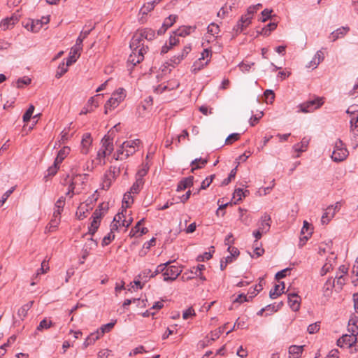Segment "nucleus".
<instances>
[{
    "mask_svg": "<svg viewBox=\"0 0 358 358\" xmlns=\"http://www.w3.org/2000/svg\"><path fill=\"white\" fill-rule=\"evenodd\" d=\"M358 335V326L356 330L352 329L351 334H344L337 341V345L340 348H352L357 342V336Z\"/></svg>",
    "mask_w": 358,
    "mask_h": 358,
    "instance_id": "obj_1",
    "label": "nucleus"
},
{
    "mask_svg": "<svg viewBox=\"0 0 358 358\" xmlns=\"http://www.w3.org/2000/svg\"><path fill=\"white\" fill-rule=\"evenodd\" d=\"M126 96L125 90L123 88H119L113 94L110 99L106 102L105 105V113H107L108 108H115L119 103L124 100Z\"/></svg>",
    "mask_w": 358,
    "mask_h": 358,
    "instance_id": "obj_2",
    "label": "nucleus"
},
{
    "mask_svg": "<svg viewBox=\"0 0 358 358\" xmlns=\"http://www.w3.org/2000/svg\"><path fill=\"white\" fill-rule=\"evenodd\" d=\"M182 270L178 266L169 265L163 273L164 281H173L182 273Z\"/></svg>",
    "mask_w": 358,
    "mask_h": 358,
    "instance_id": "obj_3",
    "label": "nucleus"
},
{
    "mask_svg": "<svg viewBox=\"0 0 358 358\" xmlns=\"http://www.w3.org/2000/svg\"><path fill=\"white\" fill-rule=\"evenodd\" d=\"M322 104V102L319 99L310 100L299 104L298 106V108H299V112H301L303 113H311L313 112L315 109L320 107Z\"/></svg>",
    "mask_w": 358,
    "mask_h": 358,
    "instance_id": "obj_4",
    "label": "nucleus"
},
{
    "mask_svg": "<svg viewBox=\"0 0 358 358\" xmlns=\"http://www.w3.org/2000/svg\"><path fill=\"white\" fill-rule=\"evenodd\" d=\"M94 29V25L90 26L87 29H84L81 31L79 36L76 40V43L73 46L74 53L80 52L82 50L83 40L90 34L91 31Z\"/></svg>",
    "mask_w": 358,
    "mask_h": 358,
    "instance_id": "obj_5",
    "label": "nucleus"
},
{
    "mask_svg": "<svg viewBox=\"0 0 358 358\" xmlns=\"http://www.w3.org/2000/svg\"><path fill=\"white\" fill-rule=\"evenodd\" d=\"M132 50L133 54L129 55L127 62L134 66L143 60V54L145 52V50L144 47H141L139 50H137V51H135L134 49Z\"/></svg>",
    "mask_w": 358,
    "mask_h": 358,
    "instance_id": "obj_6",
    "label": "nucleus"
},
{
    "mask_svg": "<svg viewBox=\"0 0 358 358\" xmlns=\"http://www.w3.org/2000/svg\"><path fill=\"white\" fill-rule=\"evenodd\" d=\"M50 21L49 16H43L41 19L33 20L31 24L30 30L32 32H38L43 24H47Z\"/></svg>",
    "mask_w": 358,
    "mask_h": 358,
    "instance_id": "obj_7",
    "label": "nucleus"
},
{
    "mask_svg": "<svg viewBox=\"0 0 358 358\" xmlns=\"http://www.w3.org/2000/svg\"><path fill=\"white\" fill-rule=\"evenodd\" d=\"M145 39L144 36H142V30H139L138 33L135 34L130 43V48L134 49L135 51L139 50L141 46H143L141 42Z\"/></svg>",
    "mask_w": 358,
    "mask_h": 358,
    "instance_id": "obj_8",
    "label": "nucleus"
},
{
    "mask_svg": "<svg viewBox=\"0 0 358 358\" xmlns=\"http://www.w3.org/2000/svg\"><path fill=\"white\" fill-rule=\"evenodd\" d=\"M101 148L110 155L114 150L113 139L109 135H105L101 140Z\"/></svg>",
    "mask_w": 358,
    "mask_h": 358,
    "instance_id": "obj_9",
    "label": "nucleus"
},
{
    "mask_svg": "<svg viewBox=\"0 0 358 358\" xmlns=\"http://www.w3.org/2000/svg\"><path fill=\"white\" fill-rule=\"evenodd\" d=\"M288 303L293 311H297L300 307V297L299 296L293 292L287 295Z\"/></svg>",
    "mask_w": 358,
    "mask_h": 358,
    "instance_id": "obj_10",
    "label": "nucleus"
},
{
    "mask_svg": "<svg viewBox=\"0 0 358 358\" xmlns=\"http://www.w3.org/2000/svg\"><path fill=\"white\" fill-rule=\"evenodd\" d=\"M271 216L266 213L264 214L259 223V229L266 234L271 228Z\"/></svg>",
    "mask_w": 358,
    "mask_h": 358,
    "instance_id": "obj_11",
    "label": "nucleus"
},
{
    "mask_svg": "<svg viewBox=\"0 0 358 358\" xmlns=\"http://www.w3.org/2000/svg\"><path fill=\"white\" fill-rule=\"evenodd\" d=\"M176 18L177 16L174 15H170L168 17H166L164 20L162 27L157 31L158 35H162L164 34L167 29L173 24V23L176 20Z\"/></svg>",
    "mask_w": 358,
    "mask_h": 358,
    "instance_id": "obj_12",
    "label": "nucleus"
},
{
    "mask_svg": "<svg viewBox=\"0 0 358 358\" xmlns=\"http://www.w3.org/2000/svg\"><path fill=\"white\" fill-rule=\"evenodd\" d=\"M191 46L189 45H185L181 53H179L172 57L170 59V62L173 64H179L189 54Z\"/></svg>",
    "mask_w": 358,
    "mask_h": 358,
    "instance_id": "obj_13",
    "label": "nucleus"
},
{
    "mask_svg": "<svg viewBox=\"0 0 358 358\" xmlns=\"http://www.w3.org/2000/svg\"><path fill=\"white\" fill-rule=\"evenodd\" d=\"M349 30L350 28L348 27H341L338 28L331 33L329 38H331L333 42L336 41L338 38H343L349 31Z\"/></svg>",
    "mask_w": 358,
    "mask_h": 358,
    "instance_id": "obj_14",
    "label": "nucleus"
},
{
    "mask_svg": "<svg viewBox=\"0 0 358 358\" xmlns=\"http://www.w3.org/2000/svg\"><path fill=\"white\" fill-rule=\"evenodd\" d=\"M348 155L347 149H336L334 150L331 154V159L336 162H340L346 159Z\"/></svg>",
    "mask_w": 358,
    "mask_h": 358,
    "instance_id": "obj_15",
    "label": "nucleus"
},
{
    "mask_svg": "<svg viewBox=\"0 0 358 358\" xmlns=\"http://www.w3.org/2000/svg\"><path fill=\"white\" fill-rule=\"evenodd\" d=\"M323 52L321 50H318L313 57L312 60L306 66V67L315 69L317 67L320 63L323 61Z\"/></svg>",
    "mask_w": 358,
    "mask_h": 358,
    "instance_id": "obj_16",
    "label": "nucleus"
},
{
    "mask_svg": "<svg viewBox=\"0 0 358 358\" xmlns=\"http://www.w3.org/2000/svg\"><path fill=\"white\" fill-rule=\"evenodd\" d=\"M194 177L189 176L181 180L177 186V191L180 192L193 185Z\"/></svg>",
    "mask_w": 358,
    "mask_h": 358,
    "instance_id": "obj_17",
    "label": "nucleus"
},
{
    "mask_svg": "<svg viewBox=\"0 0 358 358\" xmlns=\"http://www.w3.org/2000/svg\"><path fill=\"white\" fill-rule=\"evenodd\" d=\"M89 241H90L91 243H85V245L83 247L82 255L83 259H85L89 255L90 250H92L93 248L96 246L98 244L97 241L96 240H94L92 237L90 238Z\"/></svg>",
    "mask_w": 358,
    "mask_h": 358,
    "instance_id": "obj_18",
    "label": "nucleus"
},
{
    "mask_svg": "<svg viewBox=\"0 0 358 358\" xmlns=\"http://www.w3.org/2000/svg\"><path fill=\"white\" fill-rule=\"evenodd\" d=\"M65 203V197L61 196L55 203V208L53 212V217H59L62 211L63 210V208Z\"/></svg>",
    "mask_w": 358,
    "mask_h": 358,
    "instance_id": "obj_19",
    "label": "nucleus"
},
{
    "mask_svg": "<svg viewBox=\"0 0 358 358\" xmlns=\"http://www.w3.org/2000/svg\"><path fill=\"white\" fill-rule=\"evenodd\" d=\"M277 27V23L270 22L265 27H264L260 31H257V34L268 36L270 35L272 31L275 30Z\"/></svg>",
    "mask_w": 358,
    "mask_h": 358,
    "instance_id": "obj_20",
    "label": "nucleus"
},
{
    "mask_svg": "<svg viewBox=\"0 0 358 358\" xmlns=\"http://www.w3.org/2000/svg\"><path fill=\"white\" fill-rule=\"evenodd\" d=\"M108 208V207L107 206L103 208V203L99 204L92 215V220L100 221L103 213L102 211L106 212Z\"/></svg>",
    "mask_w": 358,
    "mask_h": 358,
    "instance_id": "obj_21",
    "label": "nucleus"
},
{
    "mask_svg": "<svg viewBox=\"0 0 358 358\" xmlns=\"http://www.w3.org/2000/svg\"><path fill=\"white\" fill-rule=\"evenodd\" d=\"M70 148L69 147H64L57 153L55 162L56 164H60L69 154Z\"/></svg>",
    "mask_w": 358,
    "mask_h": 358,
    "instance_id": "obj_22",
    "label": "nucleus"
},
{
    "mask_svg": "<svg viewBox=\"0 0 358 358\" xmlns=\"http://www.w3.org/2000/svg\"><path fill=\"white\" fill-rule=\"evenodd\" d=\"M178 42V39L176 38V36H171L169 40V44L166 43L162 46L161 50L162 54H165L168 52V51L172 48L174 45L177 44Z\"/></svg>",
    "mask_w": 358,
    "mask_h": 358,
    "instance_id": "obj_23",
    "label": "nucleus"
},
{
    "mask_svg": "<svg viewBox=\"0 0 358 358\" xmlns=\"http://www.w3.org/2000/svg\"><path fill=\"white\" fill-rule=\"evenodd\" d=\"M160 1L161 0H153L150 2H148L147 4L143 5V6L141 8L140 12L143 15H146L148 12L151 11Z\"/></svg>",
    "mask_w": 358,
    "mask_h": 358,
    "instance_id": "obj_24",
    "label": "nucleus"
},
{
    "mask_svg": "<svg viewBox=\"0 0 358 358\" xmlns=\"http://www.w3.org/2000/svg\"><path fill=\"white\" fill-rule=\"evenodd\" d=\"M92 143V138L91 135L88 133L85 134L83 136V139L81 141V144L83 146V152L87 153L88 151V148Z\"/></svg>",
    "mask_w": 358,
    "mask_h": 358,
    "instance_id": "obj_25",
    "label": "nucleus"
},
{
    "mask_svg": "<svg viewBox=\"0 0 358 358\" xmlns=\"http://www.w3.org/2000/svg\"><path fill=\"white\" fill-rule=\"evenodd\" d=\"M308 143L309 141L304 138L300 143L295 144L293 146V149L294 150L295 152H297L299 153L303 152L306 150Z\"/></svg>",
    "mask_w": 358,
    "mask_h": 358,
    "instance_id": "obj_26",
    "label": "nucleus"
},
{
    "mask_svg": "<svg viewBox=\"0 0 358 358\" xmlns=\"http://www.w3.org/2000/svg\"><path fill=\"white\" fill-rule=\"evenodd\" d=\"M248 194L249 192L248 190L243 191L241 188L236 189L233 194V199H236L234 203H237L243 197H245Z\"/></svg>",
    "mask_w": 358,
    "mask_h": 358,
    "instance_id": "obj_27",
    "label": "nucleus"
},
{
    "mask_svg": "<svg viewBox=\"0 0 358 358\" xmlns=\"http://www.w3.org/2000/svg\"><path fill=\"white\" fill-rule=\"evenodd\" d=\"M33 301H29L27 303L23 305L17 311L18 316L22 320L27 315L28 311L33 305Z\"/></svg>",
    "mask_w": 358,
    "mask_h": 358,
    "instance_id": "obj_28",
    "label": "nucleus"
},
{
    "mask_svg": "<svg viewBox=\"0 0 358 358\" xmlns=\"http://www.w3.org/2000/svg\"><path fill=\"white\" fill-rule=\"evenodd\" d=\"M126 146H124V142L121 144L119 148L117 150L115 153L114 154V159L115 160H124L127 158L125 157V149Z\"/></svg>",
    "mask_w": 358,
    "mask_h": 358,
    "instance_id": "obj_29",
    "label": "nucleus"
},
{
    "mask_svg": "<svg viewBox=\"0 0 358 358\" xmlns=\"http://www.w3.org/2000/svg\"><path fill=\"white\" fill-rule=\"evenodd\" d=\"M206 163H207L206 159H203L202 158H196L191 162V165L192 166L191 171L194 172V170L201 169Z\"/></svg>",
    "mask_w": 358,
    "mask_h": 358,
    "instance_id": "obj_30",
    "label": "nucleus"
},
{
    "mask_svg": "<svg viewBox=\"0 0 358 358\" xmlns=\"http://www.w3.org/2000/svg\"><path fill=\"white\" fill-rule=\"evenodd\" d=\"M117 322V320H111V322L107 324H105L102 325L99 329H98L100 331V334L101 336L107 332H109L115 326V324Z\"/></svg>",
    "mask_w": 358,
    "mask_h": 358,
    "instance_id": "obj_31",
    "label": "nucleus"
},
{
    "mask_svg": "<svg viewBox=\"0 0 358 358\" xmlns=\"http://www.w3.org/2000/svg\"><path fill=\"white\" fill-rule=\"evenodd\" d=\"M108 155L107 152L103 150V148H100L97 152V156L95 159L96 164L98 165H103L106 163L105 157Z\"/></svg>",
    "mask_w": 358,
    "mask_h": 358,
    "instance_id": "obj_32",
    "label": "nucleus"
},
{
    "mask_svg": "<svg viewBox=\"0 0 358 358\" xmlns=\"http://www.w3.org/2000/svg\"><path fill=\"white\" fill-rule=\"evenodd\" d=\"M52 322L51 320H48L47 318H44L41 320L36 327V330L38 331H42L44 329H48L52 326Z\"/></svg>",
    "mask_w": 358,
    "mask_h": 358,
    "instance_id": "obj_33",
    "label": "nucleus"
},
{
    "mask_svg": "<svg viewBox=\"0 0 358 358\" xmlns=\"http://www.w3.org/2000/svg\"><path fill=\"white\" fill-rule=\"evenodd\" d=\"M303 352V346L301 345H292L289 348V353L292 356L301 357Z\"/></svg>",
    "mask_w": 358,
    "mask_h": 358,
    "instance_id": "obj_34",
    "label": "nucleus"
},
{
    "mask_svg": "<svg viewBox=\"0 0 358 358\" xmlns=\"http://www.w3.org/2000/svg\"><path fill=\"white\" fill-rule=\"evenodd\" d=\"M80 56V52H77L76 53H74L73 50V47L71 49L70 55L66 58V66H71L73 63H75L77 60V59Z\"/></svg>",
    "mask_w": 358,
    "mask_h": 358,
    "instance_id": "obj_35",
    "label": "nucleus"
},
{
    "mask_svg": "<svg viewBox=\"0 0 358 358\" xmlns=\"http://www.w3.org/2000/svg\"><path fill=\"white\" fill-rule=\"evenodd\" d=\"M100 225V221L92 220L88 227V232L85 234H90L92 236L96 233Z\"/></svg>",
    "mask_w": 358,
    "mask_h": 358,
    "instance_id": "obj_36",
    "label": "nucleus"
},
{
    "mask_svg": "<svg viewBox=\"0 0 358 358\" xmlns=\"http://www.w3.org/2000/svg\"><path fill=\"white\" fill-rule=\"evenodd\" d=\"M171 263V261H168L164 264H161L158 265L154 272H152L151 277L154 278L159 273H164V270L166 269V267L169 266Z\"/></svg>",
    "mask_w": 358,
    "mask_h": 358,
    "instance_id": "obj_37",
    "label": "nucleus"
},
{
    "mask_svg": "<svg viewBox=\"0 0 358 358\" xmlns=\"http://www.w3.org/2000/svg\"><path fill=\"white\" fill-rule=\"evenodd\" d=\"M252 18V15L246 13L245 14L243 15L241 17L239 21L243 24V27L246 29L251 24Z\"/></svg>",
    "mask_w": 358,
    "mask_h": 358,
    "instance_id": "obj_38",
    "label": "nucleus"
},
{
    "mask_svg": "<svg viewBox=\"0 0 358 358\" xmlns=\"http://www.w3.org/2000/svg\"><path fill=\"white\" fill-rule=\"evenodd\" d=\"M142 30V36H144L145 39L151 41L155 37V32L152 29L145 28Z\"/></svg>",
    "mask_w": 358,
    "mask_h": 358,
    "instance_id": "obj_39",
    "label": "nucleus"
},
{
    "mask_svg": "<svg viewBox=\"0 0 358 358\" xmlns=\"http://www.w3.org/2000/svg\"><path fill=\"white\" fill-rule=\"evenodd\" d=\"M144 183L143 179H138L136 178V182L132 185L130 188L131 192L132 194H138L140 189V187H141Z\"/></svg>",
    "mask_w": 358,
    "mask_h": 358,
    "instance_id": "obj_40",
    "label": "nucleus"
},
{
    "mask_svg": "<svg viewBox=\"0 0 358 358\" xmlns=\"http://www.w3.org/2000/svg\"><path fill=\"white\" fill-rule=\"evenodd\" d=\"M273 10L271 9L265 8L261 13V17L259 18V21L265 22L271 18V13Z\"/></svg>",
    "mask_w": 358,
    "mask_h": 358,
    "instance_id": "obj_41",
    "label": "nucleus"
},
{
    "mask_svg": "<svg viewBox=\"0 0 358 358\" xmlns=\"http://www.w3.org/2000/svg\"><path fill=\"white\" fill-rule=\"evenodd\" d=\"M68 66H66V63L65 64L64 62L59 64L55 77L57 78H61L68 71Z\"/></svg>",
    "mask_w": 358,
    "mask_h": 358,
    "instance_id": "obj_42",
    "label": "nucleus"
},
{
    "mask_svg": "<svg viewBox=\"0 0 358 358\" xmlns=\"http://www.w3.org/2000/svg\"><path fill=\"white\" fill-rule=\"evenodd\" d=\"M152 271L150 269H145L139 273L138 278H140L143 282H147L151 277Z\"/></svg>",
    "mask_w": 358,
    "mask_h": 358,
    "instance_id": "obj_43",
    "label": "nucleus"
},
{
    "mask_svg": "<svg viewBox=\"0 0 358 358\" xmlns=\"http://www.w3.org/2000/svg\"><path fill=\"white\" fill-rule=\"evenodd\" d=\"M114 180L106 173L104 176V178L102 182V189L105 190H108L112 185V182Z\"/></svg>",
    "mask_w": 358,
    "mask_h": 358,
    "instance_id": "obj_44",
    "label": "nucleus"
},
{
    "mask_svg": "<svg viewBox=\"0 0 358 358\" xmlns=\"http://www.w3.org/2000/svg\"><path fill=\"white\" fill-rule=\"evenodd\" d=\"M280 285H275L274 288L269 292V296L272 299H275L280 296L284 292L279 290Z\"/></svg>",
    "mask_w": 358,
    "mask_h": 358,
    "instance_id": "obj_45",
    "label": "nucleus"
},
{
    "mask_svg": "<svg viewBox=\"0 0 358 358\" xmlns=\"http://www.w3.org/2000/svg\"><path fill=\"white\" fill-rule=\"evenodd\" d=\"M34 111V106L33 105H30L28 109L26 110L24 114L23 115L22 120L24 122H27L30 120L33 113Z\"/></svg>",
    "mask_w": 358,
    "mask_h": 358,
    "instance_id": "obj_46",
    "label": "nucleus"
},
{
    "mask_svg": "<svg viewBox=\"0 0 358 358\" xmlns=\"http://www.w3.org/2000/svg\"><path fill=\"white\" fill-rule=\"evenodd\" d=\"M237 167L238 165L231 171L229 176L223 180V181L222 182V186L227 185L231 181V180L235 178L237 172Z\"/></svg>",
    "mask_w": 358,
    "mask_h": 358,
    "instance_id": "obj_47",
    "label": "nucleus"
},
{
    "mask_svg": "<svg viewBox=\"0 0 358 358\" xmlns=\"http://www.w3.org/2000/svg\"><path fill=\"white\" fill-rule=\"evenodd\" d=\"M144 222V219H141L135 225V227H134L131 231H130V233H129V236L131 237H133V236H138V233L140 231V228H141V225L143 224V222Z\"/></svg>",
    "mask_w": 358,
    "mask_h": 358,
    "instance_id": "obj_48",
    "label": "nucleus"
},
{
    "mask_svg": "<svg viewBox=\"0 0 358 358\" xmlns=\"http://www.w3.org/2000/svg\"><path fill=\"white\" fill-rule=\"evenodd\" d=\"M31 80L26 76H24L22 78H20L16 81V86L18 88L22 87L24 85H27L31 83Z\"/></svg>",
    "mask_w": 358,
    "mask_h": 358,
    "instance_id": "obj_49",
    "label": "nucleus"
},
{
    "mask_svg": "<svg viewBox=\"0 0 358 358\" xmlns=\"http://www.w3.org/2000/svg\"><path fill=\"white\" fill-rule=\"evenodd\" d=\"M219 31V26L215 23L212 22L208 26V32L212 36H215L217 34H218Z\"/></svg>",
    "mask_w": 358,
    "mask_h": 358,
    "instance_id": "obj_50",
    "label": "nucleus"
},
{
    "mask_svg": "<svg viewBox=\"0 0 358 358\" xmlns=\"http://www.w3.org/2000/svg\"><path fill=\"white\" fill-rule=\"evenodd\" d=\"M332 269V264L331 260L327 259V262L324 264L320 270V275H324Z\"/></svg>",
    "mask_w": 358,
    "mask_h": 358,
    "instance_id": "obj_51",
    "label": "nucleus"
},
{
    "mask_svg": "<svg viewBox=\"0 0 358 358\" xmlns=\"http://www.w3.org/2000/svg\"><path fill=\"white\" fill-rule=\"evenodd\" d=\"M191 27H182L180 28L176 31H174V34L178 36H185L187 35H189L191 31Z\"/></svg>",
    "mask_w": 358,
    "mask_h": 358,
    "instance_id": "obj_52",
    "label": "nucleus"
},
{
    "mask_svg": "<svg viewBox=\"0 0 358 358\" xmlns=\"http://www.w3.org/2000/svg\"><path fill=\"white\" fill-rule=\"evenodd\" d=\"M352 133L351 141L352 146L357 148L358 146V128L357 129L350 130Z\"/></svg>",
    "mask_w": 358,
    "mask_h": 358,
    "instance_id": "obj_53",
    "label": "nucleus"
},
{
    "mask_svg": "<svg viewBox=\"0 0 358 358\" xmlns=\"http://www.w3.org/2000/svg\"><path fill=\"white\" fill-rule=\"evenodd\" d=\"M120 173V167L111 166L108 173L113 180H115L116 178Z\"/></svg>",
    "mask_w": 358,
    "mask_h": 358,
    "instance_id": "obj_54",
    "label": "nucleus"
},
{
    "mask_svg": "<svg viewBox=\"0 0 358 358\" xmlns=\"http://www.w3.org/2000/svg\"><path fill=\"white\" fill-rule=\"evenodd\" d=\"M148 169L149 168L147 164L143 165V167L138 171L136 178L138 179H143V177L147 174Z\"/></svg>",
    "mask_w": 358,
    "mask_h": 358,
    "instance_id": "obj_55",
    "label": "nucleus"
},
{
    "mask_svg": "<svg viewBox=\"0 0 358 358\" xmlns=\"http://www.w3.org/2000/svg\"><path fill=\"white\" fill-rule=\"evenodd\" d=\"M141 141L139 139H134L131 141H127L124 142V146H126V148H133L134 149H136V147L138 146Z\"/></svg>",
    "mask_w": 358,
    "mask_h": 358,
    "instance_id": "obj_56",
    "label": "nucleus"
},
{
    "mask_svg": "<svg viewBox=\"0 0 358 358\" xmlns=\"http://www.w3.org/2000/svg\"><path fill=\"white\" fill-rule=\"evenodd\" d=\"M335 287V279L333 278H329L327 279L326 282L324 285L323 289L324 291H329L332 289L333 287Z\"/></svg>",
    "mask_w": 358,
    "mask_h": 358,
    "instance_id": "obj_57",
    "label": "nucleus"
},
{
    "mask_svg": "<svg viewBox=\"0 0 358 358\" xmlns=\"http://www.w3.org/2000/svg\"><path fill=\"white\" fill-rule=\"evenodd\" d=\"M241 134L239 133H232L228 136L226 138L225 143L226 144H231L233 142L237 141Z\"/></svg>",
    "mask_w": 358,
    "mask_h": 358,
    "instance_id": "obj_58",
    "label": "nucleus"
},
{
    "mask_svg": "<svg viewBox=\"0 0 358 358\" xmlns=\"http://www.w3.org/2000/svg\"><path fill=\"white\" fill-rule=\"evenodd\" d=\"M49 269L48 266V260L44 259L41 262V268L38 270L36 273V275H38L41 273H45Z\"/></svg>",
    "mask_w": 358,
    "mask_h": 358,
    "instance_id": "obj_59",
    "label": "nucleus"
},
{
    "mask_svg": "<svg viewBox=\"0 0 358 358\" xmlns=\"http://www.w3.org/2000/svg\"><path fill=\"white\" fill-rule=\"evenodd\" d=\"M207 64L208 62H206L204 64H203L201 61L198 60L194 63L192 71L194 73H196L197 71L201 70L204 66L207 65Z\"/></svg>",
    "mask_w": 358,
    "mask_h": 358,
    "instance_id": "obj_60",
    "label": "nucleus"
},
{
    "mask_svg": "<svg viewBox=\"0 0 358 358\" xmlns=\"http://www.w3.org/2000/svg\"><path fill=\"white\" fill-rule=\"evenodd\" d=\"M264 113L263 112H259L258 114H256V115H252L250 119V124L251 126H254L255 125L256 123L258 122V121L262 118V117L263 116Z\"/></svg>",
    "mask_w": 358,
    "mask_h": 358,
    "instance_id": "obj_61",
    "label": "nucleus"
},
{
    "mask_svg": "<svg viewBox=\"0 0 358 358\" xmlns=\"http://www.w3.org/2000/svg\"><path fill=\"white\" fill-rule=\"evenodd\" d=\"M101 336V335L100 334V331L97 330L96 332L92 333L89 336H87V339L90 341V343L92 344Z\"/></svg>",
    "mask_w": 358,
    "mask_h": 358,
    "instance_id": "obj_62",
    "label": "nucleus"
},
{
    "mask_svg": "<svg viewBox=\"0 0 358 358\" xmlns=\"http://www.w3.org/2000/svg\"><path fill=\"white\" fill-rule=\"evenodd\" d=\"M253 65H254L253 62H251V63L241 62L238 64V66L241 71H243V73H247L250 71V69H251V66Z\"/></svg>",
    "mask_w": 358,
    "mask_h": 358,
    "instance_id": "obj_63",
    "label": "nucleus"
},
{
    "mask_svg": "<svg viewBox=\"0 0 358 358\" xmlns=\"http://www.w3.org/2000/svg\"><path fill=\"white\" fill-rule=\"evenodd\" d=\"M58 165L59 164H56V162H54L53 165L48 168V169L47 170L48 176H52L57 173V170L59 169Z\"/></svg>",
    "mask_w": 358,
    "mask_h": 358,
    "instance_id": "obj_64",
    "label": "nucleus"
}]
</instances>
